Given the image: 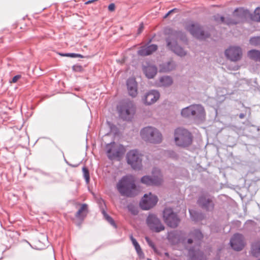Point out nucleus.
Instances as JSON below:
<instances>
[{
    "label": "nucleus",
    "instance_id": "obj_26",
    "mask_svg": "<svg viewBox=\"0 0 260 260\" xmlns=\"http://www.w3.org/2000/svg\"><path fill=\"white\" fill-rule=\"evenodd\" d=\"M87 212V206L85 204H83L81 207V208L79 210L77 213L76 217L79 219H80L82 217L85 216Z\"/></svg>",
    "mask_w": 260,
    "mask_h": 260
},
{
    "label": "nucleus",
    "instance_id": "obj_14",
    "mask_svg": "<svg viewBox=\"0 0 260 260\" xmlns=\"http://www.w3.org/2000/svg\"><path fill=\"white\" fill-rule=\"evenodd\" d=\"M135 113V108L132 104L122 106L119 109V114L121 118L125 119H130Z\"/></svg>",
    "mask_w": 260,
    "mask_h": 260
},
{
    "label": "nucleus",
    "instance_id": "obj_11",
    "mask_svg": "<svg viewBox=\"0 0 260 260\" xmlns=\"http://www.w3.org/2000/svg\"><path fill=\"white\" fill-rule=\"evenodd\" d=\"M245 245V243L243 237L240 234H235L231 239L230 245L235 250H241Z\"/></svg>",
    "mask_w": 260,
    "mask_h": 260
},
{
    "label": "nucleus",
    "instance_id": "obj_2",
    "mask_svg": "<svg viewBox=\"0 0 260 260\" xmlns=\"http://www.w3.org/2000/svg\"><path fill=\"white\" fill-rule=\"evenodd\" d=\"M174 141L176 145L186 147L191 143L192 138L190 133L187 130L178 128L175 131Z\"/></svg>",
    "mask_w": 260,
    "mask_h": 260
},
{
    "label": "nucleus",
    "instance_id": "obj_23",
    "mask_svg": "<svg viewBox=\"0 0 260 260\" xmlns=\"http://www.w3.org/2000/svg\"><path fill=\"white\" fill-rule=\"evenodd\" d=\"M181 115L185 117H193L192 105L183 108L181 111Z\"/></svg>",
    "mask_w": 260,
    "mask_h": 260
},
{
    "label": "nucleus",
    "instance_id": "obj_46",
    "mask_svg": "<svg viewBox=\"0 0 260 260\" xmlns=\"http://www.w3.org/2000/svg\"><path fill=\"white\" fill-rule=\"evenodd\" d=\"M147 260H151L150 259L148 258Z\"/></svg>",
    "mask_w": 260,
    "mask_h": 260
},
{
    "label": "nucleus",
    "instance_id": "obj_9",
    "mask_svg": "<svg viewBox=\"0 0 260 260\" xmlns=\"http://www.w3.org/2000/svg\"><path fill=\"white\" fill-rule=\"evenodd\" d=\"M163 217L166 223L170 227H176L178 224L179 220L176 215L170 208L165 209Z\"/></svg>",
    "mask_w": 260,
    "mask_h": 260
},
{
    "label": "nucleus",
    "instance_id": "obj_30",
    "mask_svg": "<svg viewBox=\"0 0 260 260\" xmlns=\"http://www.w3.org/2000/svg\"><path fill=\"white\" fill-rule=\"evenodd\" d=\"M135 247L136 250L137 251V252L138 255L140 256V257L141 258H144V254L141 249V247H140V246L139 245V244L138 245V246H136Z\"/></svg>",
    "mask_w": 260,
    "mask_h": 260
},
{
    "label": "nucleus",
    "instance_id": "obj_41",
    "mask_svg": "<svg viewBox=\"0 0 260 260\" xmlns=\"http://www.w3.org/2000/svg\"><path fill=\"white\" fill-rule=\"evenodd\" d=\"M175 9H173V10H170V11H169L166 14V15L165 16L164 18H166L168 17V16L171 13H172L173 11H174Z\"/></svg>",
    "mask_w": 260,
    "mask_h": 260
},
{
    "label": "nucleus",
    "instance_id": "obj_33",
    "mask_svg": "<svg viewBox=\"0 0 260 260\" xmlns=\"http://www.w3.org/2000/svg\"><path fill=\"white\" fill-rule=\"evenodd\" d=\"M145 239H146V240L148 244L149 245V246H151L153 249V250H154L155 252H156V248L154 247V245L153 243H152V242L148 237H146Z\"/></svg>",
    "mask_w": 260,
    "mask_h": 260
},
{
    "label": "nucleus",
    "instance_id": "obj_38",
    "mask_svg": "<svg viewBox=\"0 0 260 260\" xmlns=\"http://www.w3.org/2000/svg\"><path fill=\"white\" fill-rule=\"evenodd\" d=\"M131 239L132 240V242L134 245V246L135 247L136 246H138V245L139 244L137 242L136 240L134 239L132 236L131 237Z\"/></svg>",
    "mask_w": 260,
    "mask_h": 260
},
{
    "label": "nucleus",
    "instance_id": "obj_37",
    "mask_svg": "<svg viewBox=\"0 0 260 260\" xmlns=\"http://www.w3.org/2000/svg\"><path fill=\"white\" fill-rule=\"evenodd\" d=\"M108 9L110 11H113L115 10V5L114 4H111L108 6Z\"/></svg>",
    "mask_w": 260,
    "mask_h": 260
},
{
    "label": "nucleus",
    "instance_id": "obj_13",
    "mask_svg": "<svg viewBox=\"0 0 260 260\" xmlns=\"http://www.w3.org/2000/svg\"><path fill=\"white\" fill-rule=\"evenodd\" d=\"M147 221L148 226L153 231L159 232L164 230V226L155 215H149Z\"/></svg>",
    "mask_w": 260,
    "mask_h": 260
},
{
    "label": "nucleus",
    "instance_id": "obj_45",
    "mask_svg": "<svg viewBox=\"0 0 260 260\" xmlns=\"http://www.w3.org/2000/svg\"><path fill=\"white\" fill-rule=\"evenodd\" d=\"M207 202L209 204H210V202L209 201H208Z\"/></svg>",
    "mask_w": 260,
    "mask_h": 260
},
{
    "label": "nucleus",
    "instance_id": "obj_4",
    "mask_svg": "<svg viewBox=\"0 0 260 260\" xmlns=\"http://www.w3.org/2000/svg\"><path fill=\"white\" fill-rule=\"evenodd\" d=\"M178 34L176 32L171 34L167 39V46L175 53L180 56H185L186 52L177 44L176 39Z\"/></svg>",
    "mask_w": 260,
    "mask_h": 260
},
{
    "label": "nucleus",
    "instance_id": "obj_36",
    "mask_svg": "<svg viewBox=\"0 0 260 260\" xmlns=\"http://www.w3.org/2000/svg\"><path fill=\"white\" fill-rule=\"evenodd\" d=\"M63 56L71 57H77V55L76 53H67L63 55Z\"/></svg>",
    "mask_w": 260,
    "mask_h": 260
},
{
    "label": "nucleus",
    "instance_id": "obj_39",
    "mask_svg": "<svg viewBox=\"0 0 260 260\" xmlns=\"http://www.w3.org/2000/svg\"><path fill=\"white\" fill-rule=\"evenodd\" d=\"M20 78V76L19 75L15 76L13 78L12 82L13 83H15Z\"/></svg>",
    "mask_w": 260,
    "mask_h": 260
},
{
    "label": "nucleus",
    "instance_id": "obj_15",
    "mask_svg": "<svg viewBox=\"0 0 260 260\" xmlns=\"http://www.w3.org/2000/svg\"><path fill=\"white\" fill-rule=\"evenodd\" d=\"M193 118L195 119L203 120L205 118L206 113L204 107L199 104L192 105Z\"/></svg>",
    "mask_w": 260,
    "mask_h": 260
},
{
    "label": "nucleus",
    "instance_id": "obj_28",
    "mask_svg": "<svg viewBox=\"0 0 260 260\" xmlns=\"http://www.w3.org/2000/svg\"><path fill=\"white\" fill-rule=\"evenodd\" d=\"M250 44L252 46L260 45V37H253L250 40Z\"/></svg>",
    "mask_w": 260,
    "mask_h": 260
},
{
    "label": "nucleus",
    "instance_id": "obj_21",
    "mask_svg": "<svg viewBox=\"0 0 260 260\" xmlns=\"http://www.w3.org/2000/svg\"><path fill=\"white\" fill-rule=\"evenodd\" d=\"M173 83V80L171 78L168 76L162 77L160 78L158 85L159 86L167 87Z\"/></svg>",
    "mask_w": 260,
    "mask_h": 260
},
{
    "label": "nucleus",
    "instance_id": "obj_1",
    "mask_svg": "<svg viewBox=\"0 0 260 260\" xmlns=\"http://www.w3.org/2000/svg\"><path fill=\"white\" fill-rule=\"evenodd\" d=\"M140 136L143 140L153 144L160 143L162 140L160 132L152 126H147L142 129Z\"/></svg>",
    "mask_w": 260,
    "mask_h": 260
},
{
    "label": "nucleus",
    "instance_id": "obj_47",
    "mask_svg": "<svg viewBox=\"0 0 260 260\" xmlns=\"http://www.w3.org/2000/svg\"><path fill=\"white\" fill-rule=\"evenodd\" d=\"M258 260H260V259H258Z\"/></svg>",
    "mask_w": 260,
    "mask_h": 260
},
{
    "label": "nucleus",
    "instance_id": "obj_25",
    "mask_svg": "<svg viewBox=\"0 0 260 260\" xmlns=\"http://www.w3.org/2000/svg\"><path fill=\"white\" fill-rule=\"evenodd\" d=\"M251 253L255 256H258L260 254V242L252 244Z\"/></svg>",
    "mask_w": 260,
    "mask_h": 260
},
{
    "label": "nucleus",
    "instance_id": "obj_12",
    "mask_svg": "<svg viewBox=\"0 0 260 260\" xmlns=\"http://www.w3.org/2000/svg\"><path fill=\"white\" fill-rule=\"evenodd\" d=\"M159 93L155 90L147 92L142 98L143 103L146 105H151L155 103L159 98Z\"/></svg>",
    "mask_w": 260,
    "mask_h": 260
},
{
    "label": "nucleus",
    "instance_id": "obj_19",
    "mask_svg": "<svg viewBox=\"0 0 260 260\" xmlns=\"http://www.w3.org/2000/svg\"><path fill=\"white\" fill-rule=\"evenodd\" d=\"M157 48V47L155 45L144 46L138 51V54L140 56L148 55L155 51Z\"/></svg>",
    "mask_w": 260,
    "mask_h": 260
},
{
    "label": "nucleus",
    "instance_id": "obj_20",
    "mask_svg": "<svg viewBox=\"0 0 260 260\" xmlns=\"http://www.w3.org/2000/svg\"><path fill=\"white\" fill-rule=\"evenodd\" d=\"M144 72L148 78H152L156 74L157 69L153 66L148 65L144 68Z\"/></svg>",
    "mask_w": 260,
    "mask_h": 260
},
{
    "label": "nucleus",
    "instance_id": "obj_16",
    "mask_svg": "<svg viewBox=\"0 0 260 260\" xmlns=\"http://www.w3.org/2000/svg\"><path fill=\"white\" fill-rule=\"evenodd\" d=\"M187 29L193 36L200 39L205 38L204 32L197 24H190L187 26Z\"/></svg>",
    "mask_w": 260,
    "mask_h": 260
},
{
    "label": "nucleus",
    "instance_id": "obj_3",
    "mask_svg": "<svg viewBox=\"0 0 260 260\" xmlns=\"http://www.w3.org/2000/svg\"><path fill=\"white\" fill-rule=\"evenodd\" d=\"M133 177L131 176L123 177L118 183L117 188L123 195L131 196L132 191L135 188Z\"/></svg>",
    "mask_w": 260,
    "mask_h": 260
},
{
    "label": "nucleus",
    "instance_id": "obj_27",
    "mask_svg": "<svg viewBox=\"0 0 260 260\" xmlns=\"http://www.w3.org/2000/svg\"><path fill=\"white\" fill-rule=\"evenodd\" d=\"M251 18L254 21H260V7L255 9Z\"/></svg>",
    "mask_w": 260,
    "mask_h": 260
},
{
    "label": "nucleus",
    "instance_id": "obj_40",
    "mask_svg": "<svg viewBox=\"0 0 260 260\" xmlns=\"http://www.w3.org/2000/svg\"><path fill=\"white\" fill-rule=\"evenodd\" d=\"M205 199L202 198L200 199L199 200L200 204H201L202 206L206 207V204L204 203V201H205Z\"/></svg>",
    "mask_w": 260,
    "mask_h": 260
},
{
    "label": "nucleus",
    "instance_id": "obj_6",
    "mask_svg": "<svg viewBox=\"0 0 260 260\" xmlns=\"http://www.w3.org/2000/svg\"><path fill=\"white\" fill-rule=\"evenodd\" d=\"M106 150L108 157L110 159H115L124 153V148L122 145L113 143L106 145Z\"/></svg>",
    "mask_w": 260,
    "mask_h": 260
},
{
    "label": "nucleus",
    "instance_id": "obj_43",
    "mask_svg": "<svg viewBox=\"0 0 260 260\" xmlns=\"http://www.w3.org/2000/svg\"><path fill=\"white\" fill-rule=\"evenodd\" d=\"M77 57H80V58H82L83 57L82 55H81V54H77Z\"/></svg>",
    "mask_w": 260,
    "mask_h": 260
},
{
    "label": "nucleus",
    "instance_id": "obj_10",
    "mask_svg": "<svg viewBox=\"0 0 260 260\" xmlns=\"http://www.w3.org/2000/svg\"><path fill=\"white\" fill-rule=\"evenodd\" d=\"M226 57L233 61L240 60L242 55L241 49L238 46H231L225 51Z\"/></svg>",
    "mask_w": 260,
    "mask_h": 260
},
{
    "label": "nucleus",
    "instance_id": "obj_32",
    "mask_svg": "<svg viewBox=\"0 0 260 260\" xmlns=\"http://www.w3.org/2000/svg\"><path fill=\"white\" fill-rule=\"evenodd\" d=\"M104 216L105 218L111 224L114 225V222L113 220L108 215H107L105 212H103Z\"/></svg>",
    "mask_w": 260,
    "mask_h": 260
},
{
    "label": "nucleus",
    "instance_id": "obj_24",
    "mask_svg": "<svg viewBox=\"0 0 260 260\" xmlns=\"http://www.w3.org/2000/svg\"><path fill=\"white\" fill-rule=\"evenodd\" d=\"M175 65L173 62H169L161 66L160 71L162 72L170 71L175 68Z\"/></svg>",
    "mask_w": 260,
    "mask_h": 260
},
{
    "label": "nucleus",
    "instance_id": "obj_31",
    "mask_svg": "<svg viewBox=\"0 0 260 260\" xmlns=\"http://www.w3.org/2000/svg\"><path fill=\"white\" fill-rule=\"evenodd\" d=\"M104 216L105 218L111 224L114 225V222L113 220L108 215H107L105 212H103Z\"/></svg>",
    "mask_w": 260,
    "mask_h": 260
},
{
    "label": "nucleus",
    "instance_id": "obj_22",
    "mask_svg": "<svg viewBox=\"0 0 260 260\" xmlns=\"http://www.w3.org/2000/svg\"><path fill=\"white\" fill-rule=\"evenodd\" d=\"M248 56L251 59L260 62V51L252 50L248 52Z\"/></svg>",
    "mask_w": 260,
    "mask_h": 260
},
{
    "label": "nucleus",
    "instance_id": "obj_8",
    "mask_svg": "<svg viewBox=\"0 0 260 260\" xmlns=\"http://www.w3.org/2000/svg\"><path fill=\"white\" fill-rule=\"evenodd\" d=\"M127 161L134 169L139 168L141 166V155L137 150H131L127 154Z\"/></svg>",
    "mask_w": 260,
    "mask_h": 260
},
{
    "label": "nucleus",
    "instance_id": "obj_35",
    "mask_svg": "<svg viewBox=\"0 0 260 260\" xmlns=\"http://www.w3.org/2000/svg\"><path fill=\"white\" fill-rule=\"evenodd\" d=\"M73 69L75 71L80 72V71H81L82 70V68L80 66L76 65V66H74L73 67Z\"/></svg>",
    "mask_w": 260,
    "mask_h": 260
},
{
    "label": "nucleus",
    "instance_id": "obj_42",
    "mask_svg": "<svg viewBox=\"0 0 260 260\" xmlns=\"http://www.w3.org/2000/svg\"><path fill=\"white\" fill-rule=\"evenodd\" d=\"M143 24H141V25H140V27L139 29V32L140 33L142 31V30L143 29Z\"/></svg>",
    "mask_w": 260,
    "mask_h": 260
},
{
    "label": "nucleus",
    "instance_id": "obj_18",
    "mask_svg": "<svg viewBox=\"0 0 260 260\" xmlns=\"http://www.w3.org/2000/svg\"><path fill=\"white\" fill-rule=\"evenodd\" d=\"M127 88L131 96L135 97L137 95V84L135 79L131 78L127 80Z\"/></svg>",
    "mask_w": 260,
    "mask_h": 260
},
{
    "label": "nucleus",
    "instance_id": "obj_34",
    "mask_svg": "<svg viewBox=\"0 0 260 260\" xmlns=\"http://www.w3.org/2000/svg\"><path fill=\"white\" fill-rule=\"evenodd\" d=\"M165 154L167 156L171 157V158H175L176 157L175 154L173 151H167L165 152Z\"/></svg>",
    "mask_w": 260,
    "mask_h": 260
},
{
    "label": "nucleus",
    "instance_id": "obj_7",
    "mask_svg": "<svg viewBox=\"0 0 260 260\" xmlns=\"http://www.w3.org/2000/svg\"><path fill=\"white\" fill-rule=\"evenodd\" d=\"M158 199L157 197L151 193H146L140 203V207L144 210H148L154 207L157 203Z\"/></svg>",
    "mask_w": 260,
    "mask_h": 260
},
{
    "label": "nucleus",
    "instance_id": "obj_29",
    "mask_svg": "<svg viewBox=\"0 0 260 260\" xmlns=\"http://www.w3.org/2000/svg\"><path fill=\"white\" fill-rule=\"evenodd\" d=\"M82 171L83 172L84 176L86 182L87 183H88L89 180V175L88 171L85 167L83 168Z\"/></svg>",
    "mask_w": 260,
    "mask_h": 260
},
{
    "label": "nucleus",
    "instance_id": "obj_5",
    "mask_svg": "<svg viewBox=\"0 0 260 260\" xmlns=\"http://www.w3.org/2000/svg\"><path fill=\"white\" fill-rule=\"evenodd\" d=\"M248 12L243 9H238L233 13L230 19L224 20V18L222 17H220V20L222 22H224L228 25L235 24L244 20L246 18Z\"/></svg>",
    "mask_w": 260,
    "mask_h": 260
},
{
    "label": "nucleus",
    "instance_id": "obj_17",
    "mask_svg": "<svg viewBox=\"0 0 260 260\" xmlns=\"http://www.w3.org/2000/svg\"><path fill=\"white\" fill-rule=\"evenodd\" d=\"M141 182L147 185H158L161 182L160 176H144L141 178Z\"/></svg>",
    "mask_w": 260,
    "mask_h": 260
},
{
    "label": "nucleus",
    "instance_id": "obj_44",
    "mask_svg": "<svg viewBox=\"0 0 260 260\" xmlns=\"http://www.w3.org/2000/svg\"><path fill=\"white\" fill-rule=\"evenodd\" d=\"M188 242L189 243H191L192 242V241L190 239H189Z\"/></svg>",
    "mask_w": 260,
    "mask_h": 260
}]
</instances>
